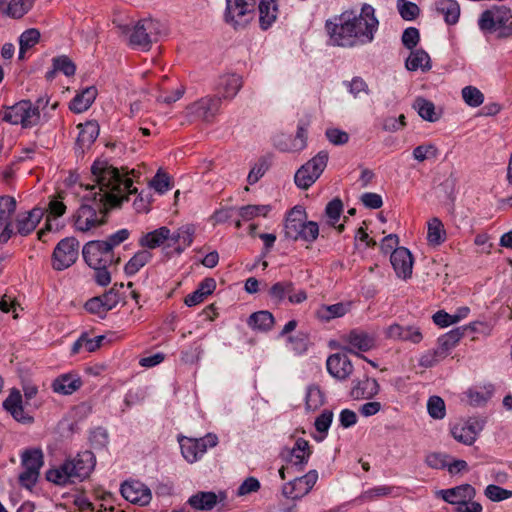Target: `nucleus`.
Masks as SVG:
<instances>
[{
  "label": "nucleus",
  "mask_w": 512,
  "mask_h": 512,
  "mask_svg": "<svg viewBox=\"0 0 512 512\" xmlns=\"http://www.w3.org/2000/svg\"><path fill=\"white\" fill-rule=\"evenodd\" d=\"M91 179L94 184L87 186L91 196L84 198L72 216L75 230L83 233L104 225L112 208L120 207L129 195L137 193L132 179L106 159L93 162Z\"/></svg>",
  "instance_id": "1"
},
{
  "label": "nucleus",
  "mask_w": 512,
  "mask_h": 512,
  "mask_svg": "<svg viewBox=\"0 0 512 512\" xmlns=\"http://www.w3.org/2000/svg\"><path fill=\"white\" fill-rule=\"evenodd\" d=\"M379 21L375 9L363 4L360 13L355 10L343 11L325 22L329 43L333 46L353 48L371 43L378 30Z\"/></svg>",
  "instance_id": "2"
},
{
  "label": "nucleus",
  "mask_w": 512,
  "mask_h": 512,
  "mask_svg": "<svg viewBox=\"0 0 512 512\" xmlns=\"http://www.w3.org/2000/svg\"><path fill=\"white\" fill-rule=\"evenodd\" d=\"M284 235L292 241L302 240L313 243L319 235V226L314 221H307V213L302 206L293 207L284 223Z\"/></svg>",
  "instance_id": "3"
},
{
  "label": "nucleus",
  "mask_w": 512,
  "mask_h": 512,
  "mask_svg": "<svg viewBox=\"0 0 512 512\" xmlns=\"http://www.w3.org/2000/svg\"><path fill=\"white\" fill-rule=\"evenodd\" d=\"M0 117L11 125L20 124L23 129L31 128L40 122V113L30 100H21L12 106H5Z\"/></svg>",
  "instance_id": "4"
},
{
  "label": "nucleus",
  "mask_w": 512,
  "mask_h": 512,
  "mask_svg": "<svg viewBox=\"0 0 512 512\" xmlns=\"http://www.w3.org/2000/svg\"><path fill=\"white\" fill-rule=\"evenodd\" d=\"M44 465V455L40 448L26 449L21 454V467L23 471L18 476L19 485L32 490L40 476Z\"/></svg>",
  "instance_id": "5"
},
{
  "label": "nucleus",
  "mask_w": 512,
  "mask_h": 512,
  "mask_svg": "<svg viewBox=\"0 0 512 512\" xmlns=\"http://www.w3.org/2000/svg\"><path fill=\"white\" fill-rule=\"evenodd\" d=\"M257 0H226L225 22L235 30L244 29L254 18Z\"/></svg>",
  "instance_id": "6"
},
{
  "label": "nucleus",
  "mask_w": 512,
  "mask_h": 512,
  "mask_svg": "<svg viewBox=\"0 0 512 512\" xmlns=\"http://www.w3.org/2000/svg\"><path fill=\"white\" fill-rule=\"evenodd\" d=\"M328 162L326 151L318 152L312 159L302 165L295 173L294 182L300 189H308L323 173Z\"/></svg>",
  "instance_id": "7"
},
{
  "label": "nucleus",
  "mask_w": 512,
  "mask_h": 512,
  "mask_svg": "<svg viewBox=\"0 0 512 512\" xmlns=\"http://www.w3.org/2000/svg\"><path fill=\"white\" fill-rule=\"evenodd\" d=\"M79 246V241L73 236L61 239L51 256L52 268L55 271H63L71 267L78 259Z\"/></svg>",
  "instance_id": "8"
},
{
  "label": "nucleus",
  "mask_w": 512,
  "mask_h": 512,
  "mask_svg": "<svg viewBox=\"0 0 512 512\" xmlns=\"http://www.w3.org/2000/svg\"><path fill=\"white\" fill-rule=\"evenodd\" d=\"M179 444L184 459L189 463H194L203 457L208 448H213L218 444V437L214 433H207L201 438L182 436L179 438Z\"/></svg>",
  "instance_id": "9"
},
{
  "label": "nucleus",
  "mask_w": 512,
  "mask_h": 512,
  "mask_svg": "<svg viewBox=\"0 0 512 512\" xmlns=\"http://www.w3.org/2000/svg\"><path fill=\"white\" fill-rule=\"evenodd\" d=\"M312 454V449L304 438H297L293 447H283L279 453L280 459L294 468L295 472L304 471L309 458Z\"/></svg>",
  "instance_id": "10"
},
{
  "label": "nucleus",
  "mask_w": 512,
  "mask_h": 512,
  "mask_svg": "<svg viewBox=\"0 0 512 512\" xmlns=\"http://www.w3.org/2000/svg\"><path fill=\"white\" fill-rule=\"evenodd\" d=\"M100 240L88 241L82 249V256L89 267H98L99 265H117L120 262L119 257H115L114 252L104 248Z\"/></svg>",
  "instance_id": "11"
},
{
  "label": "nucleus",
  "mask_w": 512,
  "mask_h": 512,
  "mask_svg": "<svg viewBox=\"0 0 512 512\" xmlns=\"http://www.w3.org/2000/svg\"><path fill=\"white\" fill-rule=\"evenodd\" d=\"M221 98L218 96H205L190 104L186 108L187 117L192 120L212 122L219 113Z\"/></svg>",
  "instance_id": "12"
},
{
  "label": "nucleus",
  "mask_w": 512,
  "mask_h": 512,
  "mask_svg": "<svg viewBox=\"0 0 512 512\" xmlns=\"http://www.w3.org/2000/svg\"><path fill=\"white\" fill-rule=\"evenodd\" d=\"M156 24L150 19L139 20L131 29H129L128 44L133 49L149 51L153 40L152 32Z\"/></svg>",
  "instance_id": "13"
},
{
  "label": "nucleus",
  "mask_w": 512,
  "mask_h": 512,
  "mask_svg": "<svg viewBox=\"0 0 512 512\" xmlns=\"http://www.w3.org/2000/svg\"><path fill=\"white\" fill-rule=\"evenodd\" d=\"M268 295L273 303L281 304L288 299L291 304H300L307 299V293L303 289L295 290V284L290 280L278 281L268 290Z\"/></svg>",
  "instance_id": "14"
},
{
  "label": "nucleus",
  "mask_w": 512,
  "mask_h": 512,
  "mask_svg": "<svg viewBox=\"0 0 512 512\" xmlns=\"http://www.w3.org/2000/svg\"><path fill=\"white\" fill-rule=\"evenodd\" d=\"M485 418L469 417L463 424H456L451 428V434L455 440L465 445H472L479 433L484 429Z\"/></svg>",
  "instance_id": "15"
},
{
  "label": "nucleus",
  "mask_w": 512,
  "mask_h": 512,
  "mask_svg": "<svg viewBox=\"0 0 512 512\" xmlns=\"http://www.w3.org/2000/svg\"><path fill=\"white\" fill-rule=\"evenodd\" d=\"M318 479V472L310 470L305 475L295 477L286 483L282 488V493L286 498L293 500L301 499L307 495L315 485Z\"/></svg>",
  "instance_id": "16"
},
{
  "label": "nucleus",
  "mask_w": 512,
  "mask_h": 512,
  "mask_svg": "<svg viewBox=\"0 0 512 512\" xmlns=\"http://www.w3.org/2000/svg\"><path fill=\"white\" fill-rule=\"evenodd\" d=\"M16 207L17 203L13 196H0V243H7L14 234L12 217Z\"/></svg>",
  "instance_id": "17"
},
{
  "label": "nucleus",
  "mask_w": 512,
  "mask_h": 512,
  "mask_svg": "<svg viewBox=\"0 0 512 512\" xmlns=\"http://www.w3.org/2000/svg\"><path fill=\"white\" fill-rule=\"evenodd\" d=\"M512 18V12L505 5H494L482 12L478 25L481 30L493 31L497 26H502Z\"/></svg>",
  "instance_id": "18"
},
{
  "label": "nucleus",
  "mask_w": 512,
  "mask_h": 512,
  "mask_svg": "<svg viewBox=\"0 0 512 512\" xmlns=\"http://www.w3.org/2000/svg\"><path fill=\"white\" fill-rule=\"evenodd\" d=\"M121 495L132 504L146 506L152 499L150 489L140 481L127 480L121 484Z\"/></svg>",
  "instance_id": "19"
},
{
  "label": "nucleus",
  "mask_w": 512,
  "mask_h": 512,
  "mask_svg": "<svg viewBox=\"0 0 512 512\" xmlns=\"http://www.w3.org/2000/svg\"><path fill=\"white\" fill-rule=\"evenodd\" d=\"M70 471L75 481H83L89 477L96 465V458L92 451L79 452L74 458L68 459Z\"/></svg>",
  "instance_id": "20"
},
{
  "label": "nucleus",
  "mask_w": 512,
  "mask_h": 512,
  "mask_svg": "<svg viewBox=\"0 0 512 512\" xmlns=\"http://www.w3.org/2000/svg\"><path fill=\"white\" fill-rule=\"evenodd\" d=\"M390 262L397 277L404 280L411 278L414 259L409 249L405 247L394 249L390 255Z\"/></svg>",
  "instance_id": "21"
},
{
  "label": "nucleus",
  "mask_w": 512,
  "mask_h": 512,
  "mask_svg": "<svg viewBox=\"0 0 512 512\" xmlns=\"http://www.w3.org/2000/svg\"><path fill=\"white\" fill-rule=\"evenodd\" d=\"M79 134L75 143V153L82 155L95 142L99 135L100 127L97 121L90 120L78 124Z\"/></svg>",
  "instance_id": "22"
},
{
  "label": "nucleus",
  "mask_w": 512,
  "mask_h": 512,
  "mask_svg": "<svg viewBox=\"0 0 512 512\" xmlns=\"http://www.w3.org/2000/svg\"><path fill=\"white\" fill-rule=\"evenodd\" d=\"M3 408L9 412L17 422L31 424L34 421V418L24 411L22 395L16 388H13L8 397L4 400Z\"/></svg>",
  "instance_id": "23"
},
{
  "label": "nucleus",
  "mask_w": 512,
  "mask_h": 512,
  "mask_svg": "<svg viewBox=\"0 0 512 512\" xmlns=\"http://www.w3.org/2000/svg\"><path fill=\"white\" fill-rule=\"evenodd\" d=\"M344 341L349 343L352 348L344 347L343 349L349 353H352L360 358H364L361 354L355 352L353 348L358 349L362 352H367L375 347V337L364 331L357 329L351 330L345 337Z\"/></svg>",
  "instance_id": "24"
},
{
  "label": "nucleus",
  "mask_w": 512,
  "mask_h": 512,
  "mask_svg": "<svg viewBox=\"0 0 512 512\" xmlns=\"http://www.w3.org/2000/svg\"><path fill=\"white\" fill-rule=\"evenodd\" d=\"M327 371L338 380L347 379L353 372V365L345 354H332L326 361Z\"/></svg>",
  "instance_id": "25"
},
{
  "label": "nucleus",
  "mask_w": 512,
  "mask_h": 512,
  "mask_svg": "<svg viewBox=\"0 0 512 512\" xmlns=\"http://www.w3.org/2000/svg\"><path fill=\"white\" fill-rule=\"evenodd\" d=\"M44 216L42 208L35 207L32 210L17 215L16 233L21 236H27L32 233Z\"/></svg>",
  "instance_id": "26"
},
{
  "label": "nucleus",
  "mask_w": 512,
  "mask_h": 512,
  "mask_svg": "<svg viewBox=\"0 0 512 512\" xmlns=\"http://www.w3.org/2000/svg\"><path fill=\"white\" fill-rule=\"evenodd\" d=\"M439 495L445 502L458 507L463 501L473 500L476 495V490L470 484H462L453 488L440 490Z\"/></svg>",
  "instance_id": "27"
},
{
  "label": "nucleus",
  "mask_w": 512,
  "mask_h": 512,
  "mask_svg": "<svg viewBox=\"0 0 512 512\" xmlns=\"http://www.w3.org/2000/svg\"><path fill=\"white\" fill-rule=\"evenodd\" d=\"M380 391V385L374 378L366 377L362 380H354L350 391L353 399H372Z\"/></svg>",
  "instance_id": "28"
},
{
  "label": "nucleus",
  "mask_w": 512,
  "mask_h": 512,
  "mask_svg": "<svg viewBox=\"0 0 512 512\" xmlns=\"http://www.w3.org/2000/svg\"><path fill=\"white\" fill-rule=\"evenodd\" d=\"M242 87V78L237 74H226L219 78L217 83L218 97L233 99Z\"/></svg>",
  "instance_id": "29"
},
{
  "label": "nucleus",
  "mask_w": 512,
  "mask_h": 512,
  "mask_svg": "<svg viewBox=\"0 0 512 512\" xmlns=\"http://www.w3.org/2000/svg\"><path fill=\"white\" fill-rule=\"evenodd\" d=\"M386 336L391 339L410 341L415 344L421 342L423 339L419 328L414 326H401L396 323L387 328Z\"/></svg>",
  "instance_id": "30"
},
{
  "label": "nucleus",
  "mask_w": 512,
  "mask_h": 512,
  "mask_svg": "<svg viewBox=\"0 0 512 512\" xmlns=\"http://www.w3.org/2000/svg\"><path fill=\"white\" fill-rule=\"evenodd\" d=\"M351 309V302H339L331 305H320L315 311L316 318L321 322H329L346 315Z\"/></svg>",
  "instance_id": "31"
},
{
  "label": "nucleus",
  "mask_w": 512,
  "mask_h": 512,
  "mask_svg": "<svg viewBox=\"0 0 512 512\" xmlns=\"http://www.w3.org/2000/svg\"><path fill=\"white\" fill-rule=\"evenodd\" d=\"M259 26L263 31L272 27L278 17L279 9L276 0H261L258 5Z\"/></svg>",
  "instance_id": "32"
},
{
  "label": "nucleus",
  "mask_w": 512,
  "mask_h": 512,
  "mask_svg": "<svg viewBox=\"0 0 512 512\" xmlns=\"http://www.w3.org/2000/svg\"><path fill=\"white\" fill-rule=\"evenodd\" d=\"M475 325V323L470 324L467 329L475 331ZM465 330L466 327H457L438 338V348L441 351L442 358H445L447 353L457 345L464 336Z\"/></svg>",
  "instance_id": "33"
},
{
  "label": "nucleus",
  "mask_w": 512,
  "mask_h": 512,
  "mask_svg": "<svg viewBox=\"0 0 512 512\" xmlns=\"http://www.w3.org/2000/svg\"><path fill=\"white\" fill-rule=\"evenodd\" d=\"M97 96L95 86H90L76 94L70 101L69 109L74 113H83L88 110Z\"/></svg>",
  "instance_id": "34"
},
{
  "label": "nucleus",
  "mask_w": 512,
  "mask_h": 512,
  "mask_svg": "<svg viewBox=\"0 0 512 512\" xmlns=\"http://www.w3.org/2000/svg\"><path fill=\"white\" fill-rule=\"evenodd\" d=\"M33 4L31 0H0L1 12L14 19H20L27 14Z\"/></svg>",
  "instance_id": "35"
},
{
  "label": "nucleus",
  "mask_w": 512,
  "mask_h": 512,
  "mask_svg": "<svg viewBox=\"0 0 512 512\" xmlns=\"http://www.w3.org/2000/svg\"><path fill=\"white\" fill-rule=\"evenodd\" d=\"M216 288V281L213 278H205L202 280L195 291L185 297L184 303L188 307L195 306L205 300V298L212 294Z\"/></svg>",
  "instance_id": "36"
},
{
  "label": "nucleus",
  "mask_w": 512,
  "mask_h": 512,
  "mask_svg": "<svg viewBox=\"0 0 512 512\" xmlns=\"http://www.w3.org/2000/svg\"><path fill=\"white\" fill-rule=\"evenodd\" d=\"M82 386L80 377L72 374H63L57 377L53 383L52 388L55 393L62 395H71Z\"/></svg>",
  "instance_id": "37"
},
{
  "label": "nucleus",
  "mask_w": 512,
  "mask_h": 512,
  "mask_svg": "<svg viewBox=\"0 0 512 512\" xmlns=\"http://www.w3.org/2000/svg\"><path fill=\"white\" fill-rule=\"evenodd\" d=\"M170 229L166 226L159 227L141 236L139 245L147 249H156L168 241Z\"/></svg>",
  "instance_id": "38"
},
{
  "label": "nucleus",
  "mask_w": 512,
  "mask_h": 512,
  "mask_svg": "<svg viewBox=\"0 0 512 512\" xmlns=\"http://www.w3.org/2000/svg\"><path fill=\"white\" fill-rule=\"evenodd\" d=\"M435 8L447 25H455L459 21L460 5L456 0H436Z\"/></svg>",
  "instance_id": "39"
},
{
  "label": "nucleus",
  "mask_w": 512,
  "mask_h": 512,
  "mask_svg": "<svg viewBox=\"0 0 512 512\" xmlns=\"http://www.w3.org/2000/svg\"><path fill=\"white\" fill-rule=\"evenodd\" d=\"M187 503L195 510L210 511L218 503V497L213 491H199L189 497Z\"/></svg>",
  "instance_id": "40"
},
{
  "label": "nucleus",
  "mask_w": 512,
  "mask_h": 512,
  "mask_svg": "<svg viewBox=\"0 0 512 512\" xmlns=\"http://www.w3.org/2000/svg\"><path fill=\"white\" fill-rule=\"evenodd\" d=\"M70 470V464L67 459L58 467L49 469L46 472V480L60 486L75 483L76 481Z\"/></svg>",
  "instance_id": "41"
},
{
  "label": "nucleus",
  "mask_w": 512,
  "mask_h": 512,
  "mask_svg": "<svg viewBox=\"0 0 512 512\" xmlns=\"http://www.w3.org/2000/svg\"><path fill=\"white\" fill-rule=\"evenodd\" d=\"M274 322L275 319L273 314L267 310L254 312L247 320V324L250 328L264 332L271 330Z\"/></svg>",
  "instance_id": "42"
},
{
  "label": "nucleus",
  "mask_w": 512,
  "mask_h": 512,
  "mask_svg": "<svg viewBox=\"0 0 512 512\" xmlns=\"http://www.w3.org/2000/svg\"><path fill=\"white\" fill-rule=\"evenodd\" d=\"M405 65L409 71L421 69L425 72L429 71L432 67L430 56L423 49H416L412 51L410 56L407 58Z\"/></svg>",
  "instance_id": "43"
},
{
  "label": "nucleus",
  "mask_w": 512,
  "mask_h": 512,
  "mask_svg": "<svg viewBox=\"0 0 512 512\" xmlns=\"http://www.w3.org/2000/svg\"><path fill=\"white\" fill-rule=\"evenodd\" d=\"M152 259V253L147 249L136 252L124 266L127 276H133Z\"/></svg>",
  "instance_id": "44"
},
{
  "label": "nucleus",
  "mask_w": 512,
  "mask_h": 512,
  "mask_svg": "<svg viewBox=\"0 0 512 512\" xmlns=\"http://www.w3.org/2000/svg\"><path fill=\"white\" fill-rule=\"evenodd\" d=\"M40 39V32L35 28L25 30L19 37V55L20 60L25 59V53L28 49L35 46Z\"/></svg>",
  "instance_id": "45"
},
{
  "label": "nucleus",
  "mask_w": 512,
  "mask_h": 512,
  "mask_svg": "<svg viewBox=\"0 0 512 512\" xmlns=\"http://www.w3.org/2000/svg\"><path fill=\"white\" fill-rule=\"evenodd\" d=\"M271 210V205H245L238 208V215L243 221H250L259 216L267 217Z\"/></svg>",
  "instance_id": "46"
},
{
  "label": "nucleus",
  "mask_w": 512,
  "mask_h": 512,
  "mask_svg": "<svg viewBox=\"0 0 512 512\" xmlns=\"http://www.w3.org/2000/svg\"><path fill=\"white\" fill-rule=\"evenodd\" d=\"M446 232L440 219L434 217L428 222L427 240L430 244L440 245L445 241Z\"/></svg>",
  "instance_id": "47"
},
{
  "label": "nucleus",
  "mask_w": 512,
  "mask_h": 512,
  "mask_svg": "<svg viewBox=\"0 0 512 512\" xmlns=\"http://www.w3.org/2000/svg\"><path fill=\"white\" fill-rule=\"evenodd\" d=\"M413 106L422 119L429 122H436L439 119V116L435 112V105L433 102L425 98L418 97L416 98Z\"/></svg>",
  "instance_id": "48"
},
{
  "label": "nucleus",
  "mask_w": 512,
  "mask_h": 512,
  "mask_svg": "<svg viewBox=\"0 0 512 512\" xmlns=\"http://www.w3.org/2000/svg\"><path fill=\"white\" fill-rule=\"evenodd\" d=\"M324 404V394L317 385L307 387L305 406L309 411H315Z\"/></svg>",
  "instance_id": "49"
},
{
  "label": "nucleus",
  "mask_w": 512,
  "mask_h": 512,
  "mask_svg": "<svg viewBox=\"0 0 512 512\" xmlns=\"http://www.w3.org/2000/svg\"><path fill=\"white\" fill-rule=\"evenodd\" d=\"M195 226L193 224H186L179 227L178 237L180 238V244L175 247V252L180 255L185 251L186 248L190 247L193 243L195 236Z\"/></svg>",
  "instance_id": "50"
},
{
  "label": "nucleus",
  "mask_w": 512,
  "mask_h": 512,
  "mask_svg": "<svg viewBox=\"0 0 512 512\" xmlns=\"http://www.w3.org/2000/svg\"><path fill=\"white\" fill-rule=\"evenodd\" d=\"M291 141V146H280V150L284 152H296L303 150L307 145V131L302 125H298L294 139L287 137Z\"/></svg>",
  "instance_id": "51"
},
{
  "label": "nucleus",
  "mask_w": 512,
  "mask_h": 512,
  "mask_svg": "<svg viewBox=\"0 0 512 512\" xmlns=\"http://www.w3.org/2000/svg\"><path fill=\"white\" fill-rule=\"evenodd\" d=\"M333 420V412L331 410L325 409L322 413L315 419V429L317 432L323 434L321 437H315L316 441H322L332 424Z\"/></svg>",
  "instance_id": "52"
},
{
  "label": "nucleus",
  "mask_w": 512,
  "mask_h": 512,
  "mask_svg": "<svg viewBox=\"0 0 512 512\" xmlns=\"http://www.w3.org/2000/svg\"><path fill=\"white\" fill-rule=\"evenodd\" d=\"M396 6L400 16L406 21H413L420 14V9L417 4L411 1L397 0Z\"/></svg>",
  "instance_id": "53"
},
{
  "label": "nucleus",
  "mask_w": 512,
  "mask_h": 512,
  "mask_svg": "<svg viewBox=\"0 0 512 512\" xmlns=\"http://www.w3.org/2000/svg\"><path fill=\"white\" fill-rule=\"evenodd\" d=\"M428 414L433 419H443L446 415V408L444 400L439 396H431L427 402Z\"/></svg>",
  "instance_id": "54"
},
{
  "label": "nucleus",
  "mask_w": 512,
  "mask_h": 512,
  "mask_svg": "<svg viewBox=\"0 0 512 512\" xmlns=\"http://www.w3.org/2000/svg\"><path fill=\"white\" fill-rule=\"evenodd\" d=\"M52 66H55V70L63 73L65 76H73L76 72V65L66 55L56 56L52 59Z\"/></svg>",
  "instance_id": "55"
},
{
  "label": "nucleus",
  "mask_w": 512,
  "mask_h": 512,
  "mask_svg": "<svg viewBox=\"0 0 512 512\" xmlns=\"http://www.w3.org/2000/svg\"><path fill=\"white\" fill-rule=\"evenodd\" d=\"M462 98L471 107H478L484 101L483 93L474 86H466L462 89Z\"/></svg>",
  "instance_id": "56"
},
{
  "label": "nucleus",
  "mask_w": 512,
  "mask_h": 512,
  "mask_svg": "<svg viewBox=\"0 0 512 512\" xmlns=\"http://www.w3.org/2000/svg\"><path fill=\"white\" fill-rule=\"evenodd\" d=\"M130 236V231L126 228L120 229L115 233L108 236L105 240H101L104 248L108 251L114 252V248L126 241Z\"/></svg>",
  "instance_id": "57"
},
{
  "label": "nucleus",
  "mask_w": 512,
  "mask_h": 512,
  "mask_svg": "<svg viewBox=\"0 0 512 512\" xmlns=\"http://www.w3.org/2000/svg\"><path fill=\"white\" fill-rule=\"evenodd\" d=\"M485 496L493 501L500 502L512 497V491L502 488L498 485L490 484L485 488L484 491Z\"/></svg>",
  "instance_id": "58"
},
{
  "label": "nucleus",
  "mask_w": 512,
  "mask_h": 512,
  "mask_svg": "<svg viewBox=\"0 0 512 512\" xmlns=\"http://www.w3.org/2000/svg\"><path fill=\"white\" fill-rule=\"evenodd\" d=\"M343 211V203L339 198H334L329 201L325 207V215L329 218V224L334 226Z\"/></svg>",
  "instance_id": "59"
},
{
  "label": "nucleus",
  "mask_w": 512,
  "mask_h": 512,
  "mask_svg": "<svg viewBox=\"0 0 512 512\" xmlns=\"http://www.w3.org/2000/svg\"><path fill=\"white\" fill-rule=\"evenodd\" d=\"M98 297L102 300L104 306L106 307V310L108 311L115 308L117 304L122 300V295L119 293V290L117 289V283L114 284L108 291H106L102 295H99Z\"/></svg>",
  "instance_id": "60"
},
{
  "label": "nucleus",
  "mask_w": 512,
  "mask_h": 512,
  "mask_svg": "<svg viewBox=\"0 0 512 512\" xmlns=\"http://www.w3.org/2000/svg\"><path fill=\"white\" fill-rule=\"evenodd\" d=\"M413 157L419 162H423L429 158H435L438 155V149L433 144L419 145L413 149Z\"/></svg>",
  "instance_id": "61"
},
{
  "label": "nucleus",
  "mask_w": 512,
  "mask_h": 512,
  "mask_svg": "<svg viewBox=\"0 0 512 512\" xmlns=\"http://www.w3.org/2000/svg\"><path fill=\"white\" fill-rule=\"evenodd\" d=\"M89 442L94 449H102L108 443V433L103 427H97L90 432Z\"/></svg>",
  "instance_id": "62"
},
{
  "label": "nucleus",
  "mask_w": 512,
  "mask_h": 512,
  "mask_svg": "<svg viewBox=\"0 0 512 512\" xmlns=\"http://www.w3.org/2000/svg\"><path fill=\"white\" fill-rule=\"evenodd\" d=\"M402 44L405 48L413 50L420 40L419 30L415 27H408L403 31Z\"/></svg>",
  "instance_id": "63"
},
{
  "label": "nucleus",
  "mask_w": 512,
  "mask_h": 512,
  "mask_svg": "<svg viewBox=\"0 0 512 512\" xmlns=\"http://www.w3.org/2000/svg\"><path fill=\"white\" fill-rule=\"evenodd\" d=\"M84 308L91 314H95L99 316L100 318H105L108 310H106V307L104 306V303L102 300L98 297H92L88 301H86Z\"/></svg>",
  "instance_id": "64"
}]
</instances>
